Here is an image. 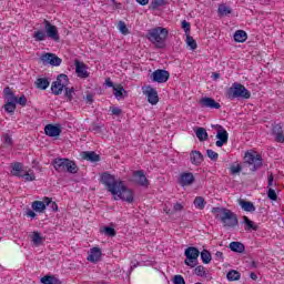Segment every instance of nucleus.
Wrapping results in <instances>:
<instances>
[{"label": "nucleus", "mask_w": 284, "mask_h": 284, "mask_svg": "<svg viewBox=\"0 0 284 284\" xmlns=\"http://www.w3.org/2000/svg\"><path fill=\"white\" fill-rule=\"evenodd\" d=\"M173 284H185V278H183V275H174Z\"/></svg>", "instance_id": "nucleus-56"}, {"label": "nucleus", "mask_w": 284, "mask_h": 284, "mask_svg": "<svg viewBox=\"0 0 284 284\" xmlns=\"http://www.w3.org/2000/svg\"><path fill=\"white\" fill-rule=\"evenodd\" d=\"M16 103H19V105H22V108H26L28 103V98H26L24 95H21L20 98H17Z\"/></svg>", "instance_id": "nucleus-57"}, {"label": "nucleus", "mask_w": 284, "mask_h": 284, "mask_svg": "<svg viewBox=\"0 0 284 284\" xmlns=\"http://www.w3.org/2000/svg\"><path fill=\"white\" fill-rule=\"evenodd\" d=\"M68 87H64L60 84L59 82H52L51 84V92L55 94V97H59V94H62L63 90H65Z\"/></svg>", "instance_id": "nucleus-30"}, {"label": "nucleus", "mask_w": 284, "mask_h": 284, "mask_svg": "<svg viewBox=\"0 0 284 284\" xmlns=\"http://www.w3.org/2000/svg\"><path fill=\"white\" fill-rule=\"evenodd\" d=\"M118 194H115V201H125L126 203H134V192L128 189L123 182L116 189Z\"/></svg>", "instance_id": "nucleus-8"}, {"label": "nucleus", "mask_w": 284, "mask_h": 284, "mask_svg": "<svg viewBox=\"0 0 284 284\" xmlns=\"http://www.w3.org/2000/svg\"><path fill=\"white\" fill-rule=\"evenodd\" d=\"M182 28L184 29L185 34H190V28H191L190 22H187L186 20H183Z\"/></svg>", "instance_id": "nucleus-58"}, {"label": "nucleus", "mask_w": 284, "mask_h": 284, "mask_svg": "<svg viewBox=\"0 0 284 284\" xmlns=\"http://www.w3.org/2000/svg\"><path fill=\"white\" fill-rule=\"evenodd\" d=\"M45 207H50L52 212H59V205L57 202H52V199L45 197Z\"/></svg>", "instance_id": "nucleus-42"}, {"label": "nucleus", "mask_w": 284, "mask_h": 284, "mask_svg": "<svg viewBox=\"0 0 284 284\" xmlns=\"http://www.w3.org/2000/svg\"><path fill=\"white\" fill-rule=\"evenodd\" d=\"M227 99H250L252 97V92L245 88V85L235 82L232 84L231 88L226 91Z\"/></svg>", "instance_id": "nucleus-4"}, {"label": "nucleus", "mask_w": 284, "mask_h": 284, "mask_svg": "<svg viewBox=\"0 0 284 284\" xmlns=\"http://www.w3.org/2000/svg\"><path fill=\"white\" fill-rule=\"evenodd\" d=\"M229 247L231 252H236L237 254H243V252H245V245L241 242H231Z\"/></svg>", "instance_id": "nucleus-26"}, {"label": "nucleus", "mask_w": 284, "mask_h": 284, "mask_svg": "<svg viewBox=\"0 0 284 284\" xmlns=\"http://www.w3.org/2000/svg\"><path fill=\"white\" fill-rule=\"evenodd\" d=\"M101 248L99 247H93L90 250V253L87 257V260L90 262V263H97L100 258H101Z\"/></svg>", "instance_id": "nucleus-21"}, {"label": "nucleus", "mask_w": 284, "mask_h": 284, "mask_svg": "<svg viewBox=\"0 0 284 284\" xmlns=\"http://www.w3.org/2000/svg\"><path fill=\"white\" fill-rule=\"evenodd\" d=\"M194 174L192 172H184L180 174V178L178 180L179 185L182 187H185L187 185H192L194 183Z\"/></svg>", "instance_id": "nucleus-16"}, {"label": "nucleus", "mask_w": 284, "mask_h": 284, "mask_svg": "<svg viewBox=\"0 0 284 284\" xmlns=\"http://www.w3.org/2000/svg\"><path fill=\"white\" fill-rule=\"evenodd\" d=\"M227 281H240L241 280V273L236 270H231L226 274Z\"/></svg>", "instance_id": "nucleus-36"}, {"label": "nucleus", "mask_w": 284, "mask_h": 284, "mask_svg": "<svg viewBox=\"0 0 284 284\" xmlns=\"http://www.w3.org/2000/svg\"><path fill=\"white\" fill-rule=\"evenodd\" d=\"M11 168L12 176H18L19 179L23 178V164L21 162H16L11 164Z\"/></svg>", "instance_id": "nucleus-22"}, {"label": "nucleus", "mask_w": 284, "mask_h": 284, "mask_svg": "<svg viewBox=\"0 0 284 284\" xmlns=\"http://www.w3.org/2000/svg\"><path fill=\"white\" fill-rule=\"evenodd\" d=\"M215 258H216V261H220L221 263H223V260H224L223 252L217 251L215 253Z\"/></svg>", "instance_id": "nucleus-60"}, {"label": "nucleus", "mask_w": 284, "mask_h": 284, "mask_svg": "<svg viewBox=\"0 0 284 284\" xmlns=\"http://www.w3.org/2000/svg\"><path fill=\"white\" fill-rule=\"evenodd\" d=\"M42 284H61V280L54 275H45L41 278Z\"/></svg>", "instance_id": "nucleus-31"}, {"label": "nucleus", "mask_w": 284, "mask_h": 284, "mask_svg": "<svg viewBox=\"0 0 284 284\" xmlns=\"http://www.w3.org/2000/svg\"><path fill=\"white\" fill-rule=\"evenodd\" d=\"M3 94L7 103H17V95H14V92H12L10 87L3 89Z\"/></svg>", "instance_id": "nucleus-25"}, {"label": "nucleus", "mask_w": 284, "mask_h": 284, "mask_svg": "<svg viewBox=\"0 0 284 284\" xmlns=\"http://www.w3.org/2000/svg\"><path fill=\"white\" fill-rule=\"evenodd\" d=\"M113 94L118 101H122L128 97V91L123 88V85L113 87Z\"/></svg>", "instance_id": "nucleus-23"}, {"label": "nucleus", "mask_w": 284, "mask_h": 284, "mask_svg": "<svg viewBox=\"0 0 284 284\" xmlns=\"http://www.w3.org/2000/svg\"><path fill=\"white\" fill-rule=\"evenodd\" d=\"M190 161L192 165H195L196 168H199V165H201V163H203L204 161L203 153L196 150L191 151Z\"/></svg>", "instance_id": "nucleus-19"}, {"label": "nucleus", "mask_w": 284, "mask_h": 284, "mask_svg": "<svg viewBox=\"0 0 284 284\" xmlns=\"http://www.w3.org/2000/svg\"><path fill=\"white\" fill-rule=\"evenodd\" d=\"M267 196L271 201H277L278 200V195L276 194V191L272 187H268Z\"/></svg>", "instance_id": "nucleus-49"}, {"label": "nucleus", "mask_w": 284, "mask_h": 284, "mask_svg": "<svg viewBox=\"0 0 284 284\" xmlns=\"http://www.w3.org/2000/svg\"><path fill=\"white\" fill-rule=\"evenodd\" d=\"M186 44L189 45V48H191V50H196L197 45H196V40H194V38L192 36L186 34Z\"/></svg>", "instance_id": "nucleus-45"}, {"label": "nucleus", "mask_w": 284, "mask_h": 284, "mask_svg": "<svg viewBox=\"0 0 284 284\" xmlns=\"http://www.w3.org/2000/svg\"><path fill=\"white\" fill-rule=\"evenodd\" d=\"M4 110L9 114H14V110H17V102H6Z\"/></svg>", "instance_id": "nucleus-43"}, {"label": "nucleus", "mask_w": 284, "mask_h": 284, "mask_svg": "<svg viewBox=\"0 0 284 284\" xmlns=\"http://www.w3.org/2000/svg\"><path fill=\"white\" fill-rule=\"evenodd\" d=\"M27 216H30V219H36L37 217V213H34V211H32V210H28L27 211Z\"/></svg>", "instance_id": "nucleus-63"}, {"label": "nucleus", "mask_w": 284, "mask_h": 284, "mask_svg": "<svg viewBox=\"0 0 284 284\" xmlns=\"http://www.w3.org/2000/svg\"><path fill=\"white\" fill-rule=\"evenodd\" d=\"M234 41H236V43H245V41H247V32L243 30L235 31Z\"/></svg>", "instance_id": "nucleus-29"}, {"label": "nucleus", "mask_w": 284, "mask_h": 284, "mask_svg": "<svg viewBox=\"0 0 284 284\" xmlns=\"http://www.w3.org/2000/svg\"><path fill=\"white\" fill-rule=\"evenodd\" d=\"M102 234H105V236H110L113 239V236H116V231L112 226H104L103 230L100 231Z\"/></svg>", "instance_id": "nucleus-39"}, {"label": "nucleus", "mask_w": 284, "mask_h": 284, "mask_svg": "<svg viewBox=\"0 0 284 284\" xmlns=\"http://www.w3.org/2000/svg\"><path fill=\"white\" fill-rule=\"evenodd\" d=\"M36 88H38V90H48V88H50V81L48 78H39L36 80Z\"/></svg>", "instance_id": "nucleus-28"}, {"label": "nucleus", "mask_w": 284, "mask_h": 284, "mask_svg": "<svg viewBox=\"0 0 284 284\" xmlns=\"http://www.w3.org/2000/svg\"><path fill=\"white\" fill-rule=\"evenodd\" d=\"M193 203L197 210H205V199L202 196H196Z\"/></svg>", "instance_id": "nucleus-41"}, {"label": "nucleus", "mask_w": 284, "mask_h": 284, "mask_svg": "<svg viewBox=\"0 0 284 284\" xmlns=\"http://www.w3.org/2000/svg\"><path fill=\"white\" fill-rule=\"evenodd\" d=\"M195 135L199 139V141H207L209 139L207 130H205V128H197L195 130Z\"/></svg>", "instance_id": "nucleus-33"}, {"label": "nucleus", "mask_w": 284, "mask_h": 284, "mask_svg": "<svg viewBox=\"0 0 284 284\" xmlns=\"http://www.w3.org/2000/svg\"><path fill=\"white\" fill-rule=\"evenodd\" d=\"M87 103H90V104L94 103V94L92 93L87 94Z\"/></svg>", "instance_id": "nucleus-62"}, {"label": "nucleus", "mask_w": 284, "mask_h": 284, "mask_svg": "<svg viewBox=\"0 0 284 284\" xmlns=\"http://www.w3.org/2000/svg\"><path fill=\"white\" fill-rule=\"evenodd\" d=\"M212 214L215 215V219L221 220L224 227H236L239 225V216L232 210L226 207H213Z\"/></svg>", "instance_id": "nucleus-1"}, {"label": "nucleus", "mask_w": 284, "mask_h": 284, "mask_svg": "<svg viewBox=\"0 0 284 284\" xmlns=\"http://www.w3.org/2000/svg\"><path fill=\"white\" fill-rule=\"evenodd\" d=\"M165 0H153L151 2V10H156V8H161V6H165Z\"/></svg>", "instance_id": "nucleus-47"}, {"label": "nucleus", "mask_w": 284, "mask_h": 284, "mask_svg": "<svg viewBox=\"0 0 284 284\" xmlns=\"http://www.w3.org/2000/svg\"><path fill=\"white\" fill-rule=\"evenodd\" d=\"M173 210H174V212H181V211L183 210V204H181V203H175V204L173 205Z\"/></svg>", "instance_id": "nucleus-61"}, {"label": "nucleus", "mask_w": 284, "mask_h": 284, "mask_svg": "<svg viewBox=\"0 0 284 284\" xmlns=\"http://www.w3.org/2000/svg\"><path fill=\"white\" fill-rule=\"evenodd\" d=\"M52 165L55 172H59V173L68 172L69 174H77V172H79V166L74 161L70 159L55 158L52 161Z\"/></svg>", "instance_id": "nucleus-3"}, {"label": "nucleus", "mask_w": 284, "mask_h": 284, "mask_svg": "<svg viewBox=\"0 0 284 284\" xmlns=\"http://www.w3.org/2000/svg\"><path fill=\"white\" fill-rule=\"evenodd\" d=\"M110 111L113 116H121V114L123 113V110H121L116 106H111Z\"/></svg>", "instance_id": "nucleus-55"}, {"label": "nucleus", "mask_w": 284, "mask_h": 284, "mask_svg": "<svg viewBox=\"0 0 284 284\" xmlns=\"http://www.w3.org/2000/svg\"><path fill=\"white\" fill-rule=\"evenodd\" d=\"M206 156H209L211 161H219V153L214 152L212 149L206 150Z\"/></svg>", "instance_id": "nucleus-48"}, {"label": "nucleus", "mask_w": 284, "mask_h": 284, "mask_svg": "<svg viewBox=\"0 0 284 284\" xmlns=\"http://www.w3.org/2000/svg\"><path fill=\"white\" fill-rule=\"evenodd\" d=\"M196 276H201L202 278H209L210 274L205 271V266L199 265L194 270Z\"/></svg>", "instance_id": "nucleus-35"}, {"label": "nucleus", "mask_w": 284, "mask_h": 284, "mask_svg": "<svg viewBox=\"0 0 284 284\" xmlns=\"http://www.w3.org/2000/svg\"><path fill=\"white\" fill-rule=\"evenodd\" d=\"M118 28H119V30L122 34H129L130 33V30H128V26L123 21L119 22Z\"/></svg>", "instance_id": "nucleus-51"}, {"label": "nucleus", "mask_w": 284, "mask_h": 284, "mask_svg": "<svg viewBox=\"0 0 284 284\" xmlns=\"http://www.w3.org/2000/svg\"><path fill=\"white\" fill-rule=\"evenodd\" d=\"M102 130L103 125L101 124L92 123L90 126V132H94V134H101Z\"/></svg>", "instance_id": "nucleus-46"}, {"label": "nucleus", "mask_w": 284, "mask_h": 284, "mask_svg": "<svg viewBox=\"0 0 284 284\" xmlns=\"http://www.w3.org/2000/svg\"><path fill=\"white\" fill-rule=\"evenodd\" d=\"M64 97H67L68 101H72V97H74V88H65L64 89Z\"/></svg>", "instance_id": "nucleus-50"}, {"label": "nucleus", "mask_w": 284, "mask_h": 284, "mask_svg": "<svg viewBox=\"0 0 284 284\" xmlns=\"http://www.w3.org/2000/svg\"><path fill=\"white\" fill-rule=\"evenodd\" d=\"M75 73L80 79H88V77H90V73H88V65L79 60H75Z\"/></svg>", "instance_id": "nucleus-18"}, {"label": "nucleus", "mask_w": 284, "mask_h": 284, "mask_svg": "<svg viewBox=\"0 0 284 284\" xmlns=\"http://www.w3.org/2000/svg\"><path fill=\"white\" fill-rule=\"evenodd\" d=\"M55 83H59L60 85H64V88H68V84L70 83V79L62 73L58 75Z\"/></svg>", "instance_id": "nucleus-37"}, {"label": "nucleus", "mask_w": 284, "mask_h": 284, "mask_svg": "<svg viewBox=\"0 0 284 284\" xmlns=\"http://www.w3.org/2000/svg\"><path fill=\"white\" fill-rule=\"evenodd\" d=\"M239 205L242 207V210H244V212H256V206H254V203H252L250 201L240 199Z\"/></svg>", "instance_id": "nucleus-24"}, {"label": "nucleus", "mask_w": 284, "mask_h": 284, "mask_svg": "<svg viewBox=\"0 0 284 284\" xmlns=\"http://www.w3.org/2000/svg\"><path fill=\"white\" fill-rule=\"evenodd\" d=\"M231 170V174H239L242 170H243V166H241V164H236V165H231L230 168Z\"/></svg>", "instance_id": "nucleus-54"}, {"label": "nucleus", "mask_w": 284, "mask_h": 284, "mask_svg": "<svg viewBox=\"0 0 284 284\" xmlns=\"http://www.w3.org/2000/svg\"><path fill=\"white\" fill-rule=\"evenodd\" d=\"M61 125H57V124H47L44 126V134L47 136H51L52 139L57 138V136H61Z\"/></svg>", "instance_id": "nucleus-17"}, {"label": "nucleus", "mask_w": 284, "mask_h": 284, "mask_svg": "<svg viewBox=\"0 0 284 284\" xmlns=\"http://www.w3.org/2000/svg\"><path fill=\"white\" fill-rule=\"evenodd\" d=\"M200 255H201L202 263H204V265H210V263H212V253H210V251L204 248L200 253Z\"/></svg>", "instance_id": "nucleus-32"}, {"label": "nucleus", "mask_w": 284, "mask_h": 284, "mask_svg": "<svg viewBox=\"0 0 284 284\" xmlns=\"http://www.w3.org/2000/svg\"><path fill=\"white\" fill-rule=\"evenodd\" d=\"M82 159L84 161H90L91 163H99L101 161V155L97 154L94 151L82 152Z\"/></svg>", "instance_id": "nucleus-20"}, {"label": "nucleus", "mask_w": 284, "mask_h": 284, "mask_svg": "<svg viewBox=\"0 0 284 284\" xmlns=\"http://www.w3.org/2000/svg\"><path fill=\"white\" fill-rule=\"evenodd\" d=\"M168 34L170 32L166 28L156 27L148 31L146 39L155 45V48H165V41H168Z\"/></svg>", "instance_id": "nucleus-2"}, {"label": "nucleus", "mask_w": 284, "mask_h": 284, "mask_svg": "<svg viewBox=\"0 0 284 284\" xmlns=\"http://www.w3.org/2000/svg\"><path fill=\"white\" fill-rule=\"evenodd\" d=\"M201 108H209L210 110H221V103L216 102L213 98L204 97L200 99Z\"/></svg>", "instance_id": "nucleus-15"}, {"label": "nucleus", "mask_w": 284, "mask_h": 284, "mask_svg": "<svg viewBox=\"0 0 284 284\" xmlns=\"http://www.w3.org/2000/svg\"><path fill=\"white\" fill-rule=\"evenodd\" d=\"M212 128L217 130V141L215 142L216 148H223V145H225L230 139V133H227V130H225V128H223L221 124L212 125Z\"/></svg>", "instance_id": "nucleus-9"}, {"label": "nucleus", "mask_w": 284, "mask_h": 284, "mask_svg": "<svg viewBox=\"0 0 284 284\" xmlns=\"http://www.w3.org/2000/svg\"><path fill=\"white\" fill-rule=\"evenodd\" d=\"M274 139H275L276 143H284L283 131L281 133H277L276 135H274Z\"/></svg>", "instance_id": "nucleus-59"}, {"label": "nucleus", "mask_w": 284, "mask_h": 284, "mask_svg": "<svg viewBox=\"0 0 284 284\" xmlns=\"http://www.w3.org/2000/svg\"><path fill=\"white\" fill-rule=\"evenodd\" d=\"M4 143H7L8 145H12V138H10V135H6Z\"/></svg>", "instance_id": "nucleus-64"}, {"label": "nucleus", "mask_w": 284, "mask_h": 284, "mask_svg": "<svg viewBox=\"0 0 284 284\" xmlns=\"http://www.w3.org/2000/svg\"><path fill=\"white\" fill-rule=\"evenodd\" d=\"M184 255L186 256L184 263L187 265V267H196L199 265V256H201L199 248L189 246L185 248Z\"/></svg>", "instance_id": "nucleus-7"}, {"label": "nucleus", "mask_w": 284, "mask_h": 284, "mask_svg": "<svg viewBox=\"0 0 284 284\" xmlns=\"http://www.w3.org/2000/svg\"><path fill=\"white\" fill-rule=\"evenodd\" d=\"M31 207L33 212H39V213L45 212V197L43 199V201L32 202Z\"/></svg>", "instance_id": "nucleus-27"}, {"label": "nucleus", "mask_w": 284, "mask_h": 284, "mask_svg": "<svg viewBox=\"0 0 284 284\" xmlns=\"http://www.w3.org/2000/svg\"><path fill=\"white\" fill-rule=\"evenodd\" d=\"M169 79L170 72L163 69H158L152 73V81L154 83H168Z\"/></svg>", "instance_id": "nucleus-12"}, {"label": "nucleus", "mask_w": 284, "mask_h": 284, "mask_svg": "<svg viewBox=\"0 0 284 284\" xmlns=\"http://www.w3.org/2000/svg\"><path fill=\"white\" fill-rule=\"evenodd\" d=\"M283 132V126L281 124H274L272 128V135L276 136Z\"/></svg>", "instance_id": "nucleus-52"}, {"label": "nucleus", "mask_w": 284, "mask_h": 284, "mask_svg": "<svg viewBox=\"0 0 284 284\" xmlns=\"http://www.w3.org/2000/svg\"><path fill=\"white\" fill-rule=\"evenodd\" d=\"M217 12H219L220 17H227V16L232 14V8H230L226 4H220Z\"/></svg>", "instance_id": "nucleus-34"}, {"label": "nucleus", "mask_w": 284, "mask_h": 284, "mask_svg": "<svg viewBox=\"0 0 284 284\" xmlns=\"http://www.w3.org/2000/svg\"><path fill=\"white\" fill-rule=\"evenodd\" d=\"M133 179L138 185H141V187H148V185H150V180H148L143 170L134 171Z\"/></svg>", "instance_id": "nucleus-13"}, {"label": "nucleus", "mask_w": 284, "mask_h": 284, "mask_svg": "<svg viewBox=\"0 0 284 284\" xmlns=\"http://www.w3.org/2000/svg\"><path fill=\"white\" fill-rule=\"evenodd\" d=\"M101 183L105 185L108 192H110L112 196H116L118 194L116 190L123 183V181H119L116 180V178H114V175L108 172H104L101 175Z\"/></svg>", "instance_id": "nucleus-5"}, {"label": "nucleus", "mask_w": 284, "mask_h": 284, "mask_svg": "<svg viewBox=\"0 0 284 284\" xmlns=\"http://www.w3.org/2000/svg\"><path fill=\"white\" fill-rule=\"evenodd\" d=\"M44 32L48 37V39H52V41H55L57 43H59V41L61 40V38L59 37V30L57 29V26L51 24L50 21L44 20Z\"/></svg>", "instance_id": "nucleus-10"}, {"label": "nucleus", "mask_w": 284, "mask_h": 284, "mask_svg": "<svg viewBox=\"0 0 284 284\" xmlns=\"http://www.w3.org/2000/svg\"><path fill=\"white\" fill-rule=\"evenodd\" d=\"M33 39H34V41H45V39H48V37L45 34V31L38 30V31H34Z\"/></svg>", "instance_id": "nucleus-40"}, {"label": "nucleus", "mask_w": 284, "mask_h": 284, "mask_svg": "<svg viewBox=\"0 0 284 284\" xmlns=\"http://www.w3.org/2000/svg\"><path fill=\"white\" fill-rule=\"evenodd\" d=\"M32 243L36 245H41V243H43V237L41 236V233L37 231L33 232Z\"/></svg>", "instance_id": "nucleus-44"}, {"label": "nucleus", "mask_w": 284, "mask_h": 284, "mask_svg": "<svg viewBox=\"0 0 284 284\" xmlns=\"http://www.w3.org/2000/svg\"><path fill=\"white\" fill-rule=\"evenodd\" d=\"M40 60L44 65L59 67L62 63L61 58L57 57L54 53H44L41 55Z\"/></svg>", "instance_id": "nucleus-11"}, {"label": "nucleus", "mask_w": 284, "mask_h": 284, "mask_svg": "<svg viewBox=\"0 0 284 284\" xmlns=\"http://www.w3.org/2000/svg\"><path fill=\"white\" fill-rule=\"evenodd\" d=\"M143 94L146 97L151 105H156V103H159V92H156V89L152 87H146L143 91Z\"/></svg>", "instance_id": "nucleus-14"}, {"label": "nucleus", "mask_w": 284, "mask_h": 284, "mask_svg": "<svg viewBox=\"0 0 284 284\" xmlns=\"http://www.w3.org/2000/svg\"><path fill=\"white\" fill-rule=\"evenodd\" d=\"M22 179H24V181H36L37 176L34 173L24 172L22 173Z\"/></svg>", "instance_id": "nucleus-53"}, {"label": "nucleus", "mask_w": 284, "mask_h": 284, "mask_svg": "<svg viewBox=\"0 0 284 284\" xmlns=\"http://www.w3.org/2000/svg\"><path fill=\"white\" fill-rule=\"evenodd\" d=\"M244 163H246L251 172H256L263 168V158L256 152H246Z\"/></svg>", "instance_id": "nucleus-6"}, {"label": "nucleus", "mask_w": 284, "mask_h": 284, "mask_svg": "<svg viewBox=\"0 0 284 284\" xmlns=\"http://www.w3.org/2000/svg\"><path fill=\"white\" fill-rule=\"evenodd\" d=\"M244 223L246 225V231L253 230L254 232H256V230H258V225H255L254 222L250 220L247 216H244Z\"/></svg>", "instance_id": "nucleus-38"}]
</instances>
